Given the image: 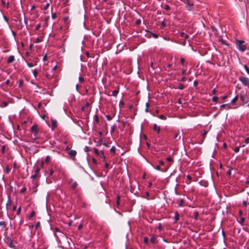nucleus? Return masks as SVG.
<instances>
[{
    "instance_id": "44",
    "label": "nucleus",
    "mask_w": 249,
    "mask_h": 249,
    "mask_svg": "<svg viewBox=\"0 0 249 249\" xmlns=\"http://www.w3.org/2000/svg\"><path fill=\"white\" fill-rule=\"evenodd\" d=\"M50 156H47L45 159V162L47 163H48L50 161Z\"/></svg>"
},
{
    "instance_id": "4",
    "label": "nucleus",
    "mask_w": 249,
    "mask_h": 249,
    "mask_svg": "<svg viewBox=\"0 0 249 249\" xmlns=\"http://www.w3.org/2000/svg\"><path fill=\"white\" fill-rule=\"evenodd\" d=\"M40 171V168L38 166H37L35 170V172L34 175L31 176V178L33 179H36L40 177L39 173Z\"/></svg>"
},
{
    "instance_id": "5",
    "label": "nucleus",
    "mask_w": 249,
    "mask_h": 249,
    "mask_svg": "<svg viewBox=\"0 0 249 249\" xmlns=\"http://www.w3.org/2000/svg\"><path fill=\"white\" fill-rule=\"evenodd\" d=\"M153 167L157 170H159V171H160L162 172H165L167 171L168 168V167H165V166H164L162 168H161L160 166V165H157L156 166H154L153 165Z\"/></svg>"
},
{
    "instance_id": "46",
    "label": "nucleus",
    "mask_w": 249,
    "mask_h": 249,
    "mask_svg": "<svg viewBox=\"0 0 249 249\" xmlns=\"http://www.w3.org/2000/svg\"><path fill=\"white\" fill-rule=\"evenodd\" d=\"M115 128H116L115 126V125H113L112 126V127H111V130H110V132L111 133H113L115 131Z\"/></svg>"
},
{
    "instance_id": "33",
    "label": "nucleus",
    "mask_w": 249,
    "mask_h": 249,
    "mask_svg": "<svg viewBox=\"0 0 249 249\" xmlns=\"http://www.w3.org/2000/svg\"><path fill=\"white\" fill-rule=\"evenodd\" d=\"M178 88L179 89L182 90L184 89V86L182 84L180 83L178 84Z\"/></svg>"
},
{
    "instance_id": "37",
    "label": "nucleus",
    "mask_w": 249,
    "mask_h": 249,
    "mask_svg": "<svg viewBox=\"0 0 249 249\" xmlns=\"http://www.w3.org/2000/svg\"><path fill=\"white\" fill-rule=\"evenodd\" d=\"M148 241H149V239L148 237H144L143 242L144 243L147 244L148 243Z\"/></svg>"
},
{
    "instance_id": "24",
    "label": "nucleus",
    "mask_w": 249,
    "mask_h": 249,
    "mask_svg": "<svg viewBox=\"0 0 249 249\" xmlns=\"http://www.w3.org/2000/svg\"><path fill=\"white\" fill-rule=\"evenodd\" d=\"M238 99V96H236L231 101V104H233L236 102Z\"/></svg>"
},
{
    "instance_id": "3",
    "label": "nucleus",
    "mask_w": 249,
    "mask_h": 249,
    "mask_svg": "<svg viewBox=\"0 0 249 249\" xmlns=\"http://www.w3.org/2000/svg\"><path fill=\"white\" fill-rule=\"evenodd\" d=\"M181 1L186 4L187 9L188 11H191V7L194 5L193 1L191 0H181Z\"/></svg>"
},
{
    "instance_id": "31",
    "label": "nucleus",
    "mask_w": 249,
    "mask_h": 249,
    "mask_svg": "<svg viewBox=\"0 0 249 249\" xmlns=\"http://www.w3.org/2000/svg\"><path fill=\"white\" fill-rule=\"evenodd\" d=\"M78 184L76 182H74L73 183L71 186V188L73 190H74L77 186Z\"/></svg>"
},
{
    "instance_id": "50",
    "label": "nucleus",
    "mask_w": 249,
    "mask_h": 249,
    "mask_svg": "<svg viewBox=\"0 0 249 249\" xmlns=\"http://www.w3.org/2000/svg\"><path fill=\"white\" fill-rule=\"evenodd\" d=\"M26 187H23L20 190V193H24L26 191Z\"/></svg>"
},
{
    "instance_id": "23",
    "label": "nucleus",
    "mask_w": 249,
    "mask_h": 249,
    "mask_svg": "<svg viewBox=\"0 0 249 249\" xmlns=\"http://www.w3.org/2000/svg\"><path fill=\"white\" fill-rule=\"evenodd\" d=\"M178 206L179 207H182L183 206V203L184 202L183 200L182 199H180L179 200H178Z\"/></svg>"
},
{
    "instance_id": "29",
    "label": "nucleus",
    "mask_w": 249,
    "mask_h": 249,
    "mask_svg": "<svg viewBox=\"0 0 249 249\" xmlns=\"http://www.w3.org/2000/svg\"><path fill=\"white\" fill-rule=\"evenodd\" d=\"M165 26H166V24H165V21H164V20H163L160 23V28L161 29H163L165 27Z\"/></svg>"
},
{
    "instance_id": "63",
    "label": "nucleus",
    "mask_w": 249,
    "mask_h": 249,
    "mask_svg": "<svg viewBox=\"0 0 249 249\" xmlns=\"http://www.w3.org/2000/svg\"><path fill=\"white\" fill-rule=\"evenodd\" d=\"M249 143V137L246 138L245 139V143L248 144Z\"/></svg>"
},
{
    "instance_id": "25",
    "label": "nucleus",
    "mask_w": 249,
    "mask_h": 249,
    "mask_svg": "<svg viewBox=\"0 0 249 249\" xmlns=\"http://www.w3.org/2000/svg\"><path fill=\"white\" fill-rule=\"evenodd\" d=\"M240 99L243 102H245V95L243 94H240Z\"/></svg>"
},
{
    "instance_id": "9",
    "label": "nucleus",
    "mask_w": 249,
    "mask_h": 249,
    "mask_svg": "<svg viewBox=\"0 0 249 249\" xmlns=\"http://www.w3.org/2000/svg\"><path fill=\"white\" fill-rule=\"evenodd\" d=\"M57 126V121L55 120H52L51 128L52 130L55 129Z\"/></svg>"
},
{
    "instance_id": "17",
    "label": "nucleus",
    "mask_w": 249,
    "mask_h": 249,
    "mask_svg": "<svg viewBox=\"0 0 249 249\" xmlns=\"http://www.w3.org/2000/svg\"><path fill=\"white\" fill-rule=\"evenodd\" d=\"M118 93H119V89L112 91V94H111L110 95L116 97Z\"/></svg>"
},
{
    "instance_id": "10",
    "label": "nucleus",
    "mask_w": 249,
    "mask_h": 249,
    "mask_svg": "<svg viewBox=\"0 0 249 249\" xmlns=\"http://www.w3.org/2000/svg\"><path fill=\"white\" fill-rule=\"evenodd\" d=\"M15 60V56L14 55H10L7 59V63L8 64L12 63Z\"/></svg>"
},
{
    "instance_id": "12",
    "label": "nucleus",
    "mask_w": 249,
    "mask_h": 249,
    "mask_svg": "<svg viewBox=\"0 0 249 249\" xmlns=\"http://www.w3.org/2000/svg\"><path fill=\"white\" fill-rule=\"evenodd\" d=\"M69 155H70V156H71V157H74L76 156V151L75 150H71L69 151Z\"/></svg>"
},
{
    "instance_id": "8",
    "label": "nucleus",
    "mask_w": 249,
    "mask_h": 249,
    "mask_svg": "<svg viewBox=\"0 0 249 249\" xmlns=\"http://www.w3.org/2000/svg\"><path fill=\"white\" fill-rule=\"evenodd\" d=\"M174 139H175V142H177L180 140L181 136L179 135L178 132H177L175 133Z\"/></svg>"
},
{
    "instance_id": "21",
    "label": "nucleus",
    "mask_w": 249,
    "mask_h": 249,
    "mask_svg": "<svg viewBox=\"0 0 249 249\" xmlns=\"http://www.w3.org/2000/svg\"><path fill=\"white\" fill-rule=\"evenodd\" d=\"M156 239H157V237L155 236L152 235V236L151 237V238L150 239V241L153 244H155L156 242Z\"/></svg>"
},
{
    "instance_id": "19",
    "label": "nucleus",
    "mask_w": 249,
    "mask_h": 249,
    "mask_svg": "<svg viewBox=\"0 0 249 249\" xmlns=\"http://www.w3.org/2000/svg\"><path fill=\"white\" fill-rule=\"evenodd\" d=\"M198 215H199V213H198V212H197V211H194V213H193V216L194 217V218L196 220H197L198 219Z\"/></svg>"
},
{
    "instance_id": "47",
    "label": "nucleus",
    "mask_w": 249,
    "mask_h": 249,
    "mask_svg": "<svg viewBox=\"0 0 249 249\" xmlns=\"http://www.w3.org/2000/svg\"><path fill=\"white\" fill-rule=\"evenodd\" d=\"M21 207H19L18 208V210H17V214L18 215H19V214H20V212H21Z\"/></svg>"
},
{
    "instance_id": "11",
    "label": "nucleus",
    "mask_w": 249,
    "mask_h": 249,
    "mask_svg": "<svg viewBox=\"0 0 249 249\" xmlns=\"http://www.w3.org/2000/svg\"><path fill=\"white\" fill-rule=\"evenodd\" d=\"M153 130L154 131H156L157 132V133L158 134L160 133V126H158L157 124H154V126H153Z\"/></svg>"
},
{
    "instance_id": "56",
    "label": "nucleus",
    "mask_w": 249,
    "mask_h": 249,
    "mask_svg": "<svg viewBox=\"0 0 249 249\" xmlns=\"http://www.w3.org/2000/svg\"><path fill=\"white\" fill-rule=\"evenodd\" d=\"M45 76L48 79L52 78V76L50 74H48V73H46Z\"/></svg>"
},
{
    "instance_id": "55",
    "label": "nucleus",
    "mask_w": 249,
    "mask_h": 249,
    "mask_svg": "<svg viewBox=\"0 0 249 249\" xmlns=\"http://www.w3.org/2000/svg\"><path fill=\"white\" fill-rule=\"evenodd\" d=\"M79 80L80 82H83L84 81V79L83 77L80 76L79 77Z\"/></svg>"
},
{
    "instance_id": "48",
    "label": "nucleus",
    "mask_w": 249,
    "mask_h": 249,
    "mask_svg": "<svg viewBox=\"0 0 249 249\" xmlns=\"http://www.w3.org/2000/svg\"><path fill=\"white\" fill-rule=\"evenodd\" d=\"M120 197L119 196H117V202H116V203H117V205H120Z\"/></svg>"
},
{
    "instance_id": "34",
    "label": "nucleus",
    "mask_w": 249,
    "mask_h": 249,
    "mask_svg": "<svg viewBox=\"0 0 249 249\" xmlns=\"http://www.w3.org/2000/svg\"><path fill=\"white\" fill-rule=\"evenodd\" d=\"M245 220V218L243 217H242L241 218L240 221H239V223H240L242 225H243V223H244Z\"/></svg>"
},
{
    "instance_id": "14",
    "label": "nucleus",
    "mask_w": 249,
    "mask_h": 249,
    "mask_svg": "<svg viewBox=\"0 0 249 249\" xmlns=\"http://www.w3.org/2000/svg\"><path fill=\"white\" fill-rule=\"evenodd\" d=\"M179 215L178 211L175 212V222L176 223L179 220Z\"/></svg>"
},
{
    "instance_id": "42",
    "label": "nucleus",
    "mask_w": 249,
    "mask_h": 249,
    "mask_svg": "<svg viewBox=\"0 0 249 249\" xmlns=\"http://www.w3.org/2000/svg\"><path fill=\"white\" fill-rule=\"evenodd\" d=\"M56 18V14L55 13L52 12V18L54 19Z\"/></svg>"
},
{
    "instance_id": "32",
    "label": "nucleus",
    "mask_w": 249,
    "mask_h": 249,
    "mask_svg": "<svg viewBox=\"0 0 249 249\" xmlns=\"http://www.w3.org/2000/svg\"><path fill=\"white\" fill-rule=\"evenodd\" d=\"M218 98L217 96H213L212 98V101L213 102L217 103L218 102Z\"/></svg>"
},
{
    "instance_id": "16",
    "label": "nucleus",
    "mask_w": 249,
    "mask_h": 249,
    "mask_svg": "<svg viewBox=\"0 0 249 249\" xmlns=\"http://www.w3.org/2000/svg\"><path fill=\"white\" fill-rule=\"evenodd\" d=\"M192 180V177L190 175H188L186 177V182L187 184H189L190 183Z\"/></svg>"
},
{
    "instance_id": "1",
    "label": "nucleus",
    "mask_w": 249,
    "mask_h": 249,
    "mask_svg": "<svg viewBox=\"0 0 249 249\" xmlns=\"http://www.w3.org/2000/svg\"><path fill=\"white\" fill-rule=\"evenodd\" d=\"M235 44L237 48L241 52H245L246 50V45L245 41L243 40H236Z\"/></svg>"
},
{
    "instance_id": "7",
    "label": "nucleus",
    "mask_w": 249,
    "mask_h": 249,
    "mask_svg": "<svg viewBox=\"0 0 249 249\" xmlns=\"http://www.w3.org/2000/svg\"><path fill=\"white\" fill-rule=\"evenodd\" d=\"M94 152L95 154H96L98 156L100 155V154H101L102 155L104 159H105V157L104 155V153H103V151H99V150L97 148H94Z\"/></svg>"
},
{
    "instance_id": "35",
    "label": "nucleus",
    "mask_w": 249,
    "mask_h": 249,
    "mask_svg": "<svg viewBox=\"0 0 249 249\" xmlns=\"http://www.w3.org/2000/svg\"><path fill=\"white\" fill-rule=\"evenodd\" d=\"M115 150H116V148H115V146H112L111 148V149H110V152L111 153L114 154V153H115Z\"/></svg>"
},
{
    "instance_id": "43",
    "label": "nucleus",
    "mask_w": 249,
    "mask_h": 249,
    "mask_svg": "<svg viewBox=\"0 0 249 249\" xmlns=\"http://www.w3.org/2000/svg\"><path fill=\"white\" fill-rule=\"evenodd\" d=\"M35 211H32L29 215V218H31L32 217H34L35 216Z\"/></svg>"
},
{
    "instance_id": "26",
    "label": "nucleus",
    "mask_w": 249,
    "mask_h": 249,
    "mask_svg": "<svg viewBox=\"0 0 249 249\" xmlns=\"http://www.w3.org/2000/svg\"><path fill=\"white\" fill-rule=\"evenodd\" d=\"M219 41L221 42L222 44L228 46V44L226 43L225 41L222 38L220 37L219 38Z\"/></svg>"
},
{
    "instance_id": "61",
    "label": "nucleus",
    "mask_w": 249,
    "mask_h": 249,
    "mask_svg": "<svg viewBox=\"0 0 249 249\" xmlns=\"http://www.w3.org/2000/svg\"><path fill=\"white\" fill-rule=\"evenodd\" d=\"M41 41V39L39 38H37L36 39L35 43H39V42H40Z\"/></svg>"
},
{
    "instance_id": "36",
    "label": "nucleus",
    "mask_w": 249,
    "mask_h": 249,
    "mask_svg": "<svg viewBox=\"0 0 249 249\" xmlns=\"http://www.w3.org/2000/svg\"><path fill=\"white\" fill-rule=\"evenodd\" d=\"M94 121H95L97 123H99V118H98V116L97 115H95L94 116Z\"/></svg>"
},
{
    "instance_id": "45",
    "label": "nucleus",
    "mask_w": 249,
    "mask_h": 249,
    "mask_svg": "<svg viewBox=\"0 0 249 249\" xmlns=\"http://www.w3.org/2000/svg\"><path fill=\"white\" fill-rule=\"evenodd\" d=\"M149 107V104L148 103H146V108L145 109V112H147L148 111V107Z\"/></svg>"
},
{
    "instance_id": "51",
    "label": "nucleus",
    "mask_w": 249,
    "mask_h": 249,
    "mask_svg": "<svg viewBox=\"0 0 249 249\" xmlns=\"http://www.w3.org/2000/svg\"><path fill=\"white\" fill-rule=\"evenodd\" d=\"M49 5H50V3H47L45 5V6L44 7V10H47V9H48L49 7Z\"/></svg>"
},
{
    "instance_id": "39",
    "label": "nucleus",
    "mask_w": 249,
    "mask_h": 249,
    "mask_svg": "<svg viewBox=\"0 0 249 249\" xmlns=\"http://www.w3.org/2000/svg\"><path fill=\"white\" fill-rule=\"evenodd\" d=\"M231 170H232V168H230L229 169L228 171L227 172V174L228 176H230L231 175Z\"/></svg>"
},
{
    "instance_id": "2",
    "label": "nucleus",
    "mask_w": 249,
    "mask_h": 249,
    "mask_svg": "<svg viewBox=\"0 0 249 249\" xmlns=\"http://www.w3.org/2000/svg\"><path fill=\"white\" fill-rule=\"evenodd\" d=\"M31 131L34 134V135L35 136L34 140L35 141L36 139V136H37V135L38 133L37 125L36 124L32 125V126L31 128Z\"/></svg>"
},
{
    "instance_id": "6",
    "label": "nucleus",
    "mask_w": 249,
    "mask_h": 249,
    "mask_svg": "<svg viewBox=\"0 0 249 249\" xmlns=\"http://www.w3.org/2000/svg\"><path fill=\"white\" fill-rule=\"evenodd\" d=\"M6 243L11 248L16 249V247L13 244V241L11 238H7Z\"/></svg>"
},
{
    "instance_id": "27",
    "label": "nucleus",
    "mask_w": 249,
    "mask_h": 249,
    "mask_svg": "<svg viewBox=\"0 0 249 249\" xmlns=\"http://www.w3.org/2000/svg\"><path fill=\"white\" fill-rule=\"evenodd\" d=\"M141 23V20L140 19H137L135 21V25L137 26H139Z\"/></svg>"
},
{
    "instance_id": "22",
    "label": "nucleus",
    "mask_w": 249,
    "mask_h": 249,
    "mask_svg": "<svg viewBox=\"0 0 249 249\" xmlns=\"http://www.w3.org/2000/svg\"><path fill=\"white\" fill-rule=\"evenodd\" d=\"M0 226L2 227L3 228H6V223L4 221H0Z\"/></svg>"
},
{
    "instance_id": "57",
    "label": "nucleus",
    "mask_w": 249,
    "mask_h": 249,
    "mask_svg": "<svg viewBox=\"0 0 249 249\" xmlns=\"http://www.w3.org/2000/svg\"><path fill=\"white\" fill-rule=\"evenodd\" d=\"M207 132L206 131H204L202 133V135L203 136V138H204L206 136V135L207 134Z\"/></svg>"
},
{
    "instance_id": "13",
    "label": "nucleus",
    "mask_w": 249,
    "mask_h": 249,
    "mask_svg": "<svg viewBox=\"0 0 249 249\" xmlns=\"http://www.w3.org/2000/svg\"><path fill=\"white\" fill-rule=\"evenodd\" d=\"M226 107L227 109H229L231 108V107L230 104H223L220 106V108H224Z\"/></svg>"
},
{
    "instance_id": "58",
    "label": "nucleus",
    "mask_w": 249,
    "mask_h": 249,
    "mask_svg": "<svg viewBox=\"0 0 249 249\" xmlns=\"http://www.w3.org/2000/svg\"><path fill=\"white\" fill-rule=\"evenodd\" d=\"M106 117H107V120L108 121H110L112 119V117L109 115H107L106 116Z\"/></svg>"
},
{
    "instance_id": "41",
    "label": "nucleus",
    "mask_w": 249,
    "mask_h": 249,
    "mask_svg": "<svg viewBox=\"0 0 249 249\" xmlns=\"http://www.w3.org/2000/svg\"><path fill=\"white\" fill-rule=\"evenodd\" d=\"M33 75L35 77H36L37 75V71L36 70H34L33 71Z\"/></svg>"
},
{
    "instance_id": "28",
    "label": "nucleus",
    "mask_w": 249,
    "mask_h": 249,
    "mask_svg": "<svg viewBox=\"0 0 249 249\" xmlns=\"http://www.w3.org/2000/svg\"><path fill=\"white\" fill-rule=\"evenodd\" d=\"M23 79H20L18 82V87L19 88L22 87L23 85Z\"/></svg>"
},
{
    "instance_id": "60",
    "label": "nucleus",
    "mask_w": 249,
    "mask_h": 249,
    "mask_svg": "<svg viewBox=\"0 0 249 249\" xmlns=\"http://www.w3.org/2000/svg\"><path fill=\"white\" fill-rule=\"evenodd\" d=\"M40 226V222H37L36 225V229H37Z\"/></svg>"
},
{
    "instance_id": "49",
    "label": "nucleus",
    "mask_w": 249,
    "mask_h": 249,
    "mask_svg": "<svg viewBox=\"0 0 249 249\" xmlns=\"http://www.w3.org/2000/svg\"><path fill=\"white\" fill-rule=\"evenodd\" d=\"M233 150L235 153L238 152L239 151V147H235Z\"/></svg>"
},
{
    "instance_id": "64",
    "label": "nucleus",
    "mask_w": 249,
    "mask_h": 249,
    "mask_svg": "<svg viewBox=\"0 0 249 249\" xmlns=\"http://www.w3.org/2000/svg\"><path fill=\"white\" fill-rule=\"evenodd\" d=\"M27 65L29 67L31 68L34 66V65L31 63H28L27 64Z\"/></svg>"
},
{
    "instance_id": "52",
    "label": "nucleus",
    "mask_w": 249,
    "mask_h": 249,
    "mask_svg": "<svg viewBox=\"0 0 249 249\" xmlns=\"http://www.w3.org/2000/svg\"><path fill=\"white\" fill-rule=\"evenodd\" d=\"M166 160H167L168 161H169V162H172V161H173V159H172V158L171 157H167V158H166Z\"/></svg>"
},
{
    "instance_id": "18",
    "label": "nucleus",
    "mask_w": 249,
    "mask_h": 249,
    "mask_svg": "<svg viewBox=\"0 0 249 249\" xmlns=\"http://www.w3.org/2000/svg\"><path fill=\"white\" fill-rule=\"evenodd\" d=\"M161 7L164 8L165 10L166 11H169L170 9V7L169 6V5L166 4L165 5L162 4Z\"/></svg>"
},
{
    "instance_id": "54",
    "label": "nucleus",
    "mask_w": 249,
    "mask_h": 249,
    "mask_svg": "<svg viewBox=\"0 0 249 249\" xmlns=\"http://www.w3.org/2000/svg\"><path fill=\"white\" fill-rule=\"evenodd\" d=\"M184 62H185V59L183 58H181L180 59V63L182 65H184Z\"/></svg>"
},
{
    "instance_id": "38",
    "label": "nucleus",
    "mask_w": 249,
    "mask_h": 249,
    "mask_svg": "<svg viewBox=\"0 0 249 249\" xmlns=\"http://www.w3.org/2000/svg\"><path fill=\"white\" fill-rule=\"evenodd\" d=\"M159 118L161 120H166V117L163 115H160L159 116Z\"/></svg>"
},
{
    "instance_id": "15",
    "label": "nucleus",
    "mask_w": 249,
    "mask_h": 249,
    "mask_svg": "<svg viewBox=\"0 0 249 249\" xmlns=\"http://www.w3.org/2000/svg\"><path fill=\"white\" fill-rule=\"evenodd\" d=\"M12 203L11 197L10 195L8 196V200L6 203V206L8 207L9 206H11Z\"/></svg>"
},
{
    "instance_id": "59",
    "label": "nucleus",
    "mask_w": 249,
    "mask_h": 249,
    "mask_svg": "<svg viewBox=\"0 0 249 249\" xmlns=\"http://www.w3.org/2000/svg\"><path fill=\"white\" fill-rule=\"evenodd\" d=\"M47 59V54H45L44 56H43V59L42 60L43 61H46Z\"/></svg>"
},
{
    "instance_id": "20",
    "label": "nucleus",
    "mask_w": 249,
    "mask_h": 249,
    "mask_svg": "<svg viewBox=\"0 0 249 249\" xmlns=\"http://www.w3.org/2000/svg\"><path fill=\"white\" fill-rule=\"evenodd\" d=\"M89 102H87L85 106H83L81 107V110L84 111L86 108H87L89 107Z\"/></svg>"
},
{
    "instance_id": "62",
    "label": "nucleus",
    "mask_w": 249,
    "mask_h": 249,
    "mask_svg": "<svg viewBox=\"0 0 249 249\" xmlns=\"http://www.w3.org/2000/svg\"><path fill=\"white\" fill-rule=\"evenodd\" d=\"M89 147L87 146H85V151L87 152H89Z\"/></svg>"
},
{
    "instance_id": "40",
    "label": "nucleus",
    "mask_w": 249,
    "mask_h": 249,
    "mask_svg": "<svg viewBox=\"0 0 249 249\" xmlns=\"http://www.w3.org/2000/svg\"><path fill=\"white\" fill-rule=\"evenodd\" d=\"M244 68H245L246 71H247L248 74L249 75V68L246 65H244Z\"/></svg>"
},
{
    "instance_id": "30",
    "label": "nucleus",
    "mask_w": 249,
    "mask_h": 249,
    "mask_svg": "<svg viewBox=\"0 0 249 249\" xmlns=\"http://www.w3.org/2000/svg\"><path fill=\"white\" fill-rule=\"evenodd\" d=\"M1 2H2V4L3 5H4V6L6 5L7 8L9 7V2H7L6 3L5 1L4 0H1Z\"/></svg>"
},
{
    "instance_id": "53",
    "label": "nucleus",
    "mask_w": 249,
    "mask_h": 249,
    "mask_svg": "<svg viewBox=\"0 0 249 249\" xmlns=\"http://www.w3.org/2000/svg\"><path fill=\"white\" fill-rule=\"evenodd\" d=\"M40 27H41V25H40V24H37V25L36 26V27L35 30H38L40 29Z\"/></svg>"
}]
</instances>
